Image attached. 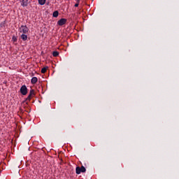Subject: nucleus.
<instances>
[{
  "label": "nucleus",
  "mask_w": 179,
  "mask_h": 179,
  "mask_svg": "<svg viewBox=\"0 0 179 179\" xmlns=\"http://www.w3.org/2000/svg\"><path fill=\"white\" fill-rule=\"evenodd\" d=\"M31 97H33V96L29 94V96H27V98L24 101H23L22 103H26V101H30V100H31Z\"/></svg>",
  "instance_id": "6e6552de"
},
{
  "label": "nucleus",
  "mask_w": 179,
  "mask_h": 179,
  "mask_svg": "<svg viewBox=\"0 0 179 179\" xmlns=\"http://www.w3.org/2000/svg\"><path fill=\"white\" fill-rule=\"evenodd\" d=\"M78 6H79V3H76L75 4V7H76V8H78Z\"/></svg>",
  "instance_id": "2eb2a0df"
},
{
  "label": "nucleus",
  "mask_w": 179,
  "mask_h": 179,
  "mask_svg": "<svg viewBox=\"0 0 179 179\" xmlns=\"http://www.w3.org/2000/svg\"><path fill=\"white\" fill-rule=\"evenodd\" d=\"M76 174H80V173H86V168L82 166L81 167L77 166L76 168Z\"/></svg>",
  "instance_id": "f257e3e1"
},
{
  "label": "nucleus",
  "mask_w": 179,
  "mask_h": 179,
  "mask_svg": "<svg viewBox=\"0 0 179 179\" xmlns=\"http://www.w3.org/2000/svg\"><path fill=\"white\" fill-rule=\"evenodd\" d=\"M38 3L39 5H45V0H38Z\"/></svg>",
  "instance_id": "9b49d317"
},
{
  "label": "nucleus",
  "mask_w": 179,
  "mask_h": 179,
  "mask_svg": "<svg viewBox=\"0 0 179 179\" xmlns=\"http://www.w3.org/2000/svg\"><path fill=\"white\" fill-rule=\"evenodd\" d=\"M80 0H77V3H79Z\"/></svg>",
  "instance_id": "dca6fc26"
},
{
  "label": "nucleus",
  "mask_w": 179,
  "mask_h": 179,
  "mask_svg": "<svg viewBox=\"0 0 179 179\" xmlns=\"http://www.w3.org/2000/svg\"><path fill=\"white\" fill-rule=\"evenodd\" d=\"M20 33H23V34H26L29 31V28L26 25H22L19 28Z\"/></svg>",
  "instance_id": "f03ea898"
},
{
  "label": "nucleus",
  "mask_w": 179,
  "mask_h": 179,
  "mask_svg": "<svg viewBox=\"0 0 179 179\" xmlns=\"http://www.w3.org/2000/svg\"><path fill=\"white\" fill-rule=\"evenodd\" d=\"M37 80H38L37 77H34L31 80V83H32V85H36V83H37Z\"/></svg>",
  "instance_id": "423d86ee"
},
{
  "label": "nucleus",
  "mask_w": 179,
  "mask_h": 179,
  "mask_svg": "<svg viewBox=\"0 0 179 179\" xmlns=\"http://www.w3.org/2000/svg\"><path fill=\"white\" fill-rule=\"evenodd\" d=\"M52 55H53V57H58V55H59V52H58L57 51H54L52 52Z\"/></svg>",
  "instance_id": "ddd939ff"
},
{
  "label": "nucleus",
  "mask_w": 179,
  "mask_h": 179,
  "mask_svg": "<svg viewBox=\"0 0 179 179\" xmlns=\"http://www.w3.org/2000/svg\"><path fill=\"white\" fill-rule=\"evenodd\" d=\"M13 41H17V38H16L15 36H13Z\"/></svg>",
  "instance_id": "4468645a"
},
{
  "label": "nucleus",
  "mask_w": 179,
  "mask_h": 179,
  "mask_svg": "<svg viewBox=\"0 0 179 179\" xmlns=\"http://www.w3.org/2000/svg\"><path fill=\"white\" fill-rule=\"evenodd\" d=\"M26 104H27V105L29 104V102H26Z\"/></svg>",
  "instance_id": "f3484780"
},
{
  "label": "nucleus",
  "mask_w": 179,
  "mask_h": 179,
  "mask_svg": "<svg viewBox=\"0 0 179 179\" xmlns=\"http://www.w3.org/2000/svg\"><path fill=\"white\" fill-rule=\"evenodd\" d=\"M20 90L22 96H26V94H27V87H26V85H22Z\"/></svg>",
  "instance_id": "7ed1b4c3"
},
{
  "label": "nucleus",
  "mask_w": 179,
  "mask_h": 179,
  "mask_svg": "<svg viewBox=\"0 0 179 179\" xmlns=\"http://www.w3.org/2000/svg\"><path fill=\"white\" fill-rule=\"evenodd\" d=\"M47 69H48V66L42 68L41 73H45V72H47Z\"/></svg>",
  "instance_id": "9d476101"
},
{
  "label": "nucleus",
  "mask_w": 179,
  "mask_h": 179,
  "mask_svg": "<svg viewBox=\"0 0 179 179\" xmlns=\"http://www.w3.org/2000/svg\"><path fill=\"white\" fill-rule=\"evenodd\" d=\"M29 95H30V96H32V97H33L34 96H36V94L34 93V90H30Z\"/></svg>",
  "instance_id": "f8f14e48"
},
{
  "label": "nucleus",
  "mask_w": 179,
  "mask_h": 179,
  "mask_svg": "<svg viewBox=\"0 0 179 179\" xmlns=\"http://www.w3.org/2000/svg\"><path fill=\"white\" fill-rule=\"evenodd\" d=\"M67 22V20L65 18H61L58 22L57 24L59 26H64V24H66Z\"/></svg>",
  "instance_id": "20e7f679"
},
{
  "label": "nucleus",
  "mask_w": 179,
  "mask_h": 179,
  "mask_svg": "<svg viewBox=\"0 0 179 179\" xmlns=\"http://www.w3.org/2000/svg\"><path fill=\"white\" fill-rule=\"evenodd\" d=\"M59 15V13L58 12V10H56V11L53 12L52 16H53V17H58Z\"/></svg>",
  "instance_id": "1a4fd4ad"
},
{
  "label": "nucleus",
  "mask_w": 179,
  "mask_h": 179,
  "mask_svg": "<svg viewBox=\"0 0 179 179\" xmlns=\"http://www.w3.org/2000/svg\"><path fill=\"white\" fill-rule=\"evenodd\" d=\"M20 37L23 41H26V40H27V35L26 34H22Z\"/></svg>",
  "instance_id": "0eeeda50"
},
{
  "label": "nucleus",
  "mask_w": 179,
  "mask_h": 179,
  "mask_svg": "<svg viewBox=\"0 0 179 179\" xmlns=\"http://www.w3.org/2000/svg\"><path fill=\"white\" fill-rule=\"evenodd\" d=\"M22 6H27L29 5V0H20Z\"/></svg>",
  "instance_id": "39448f33"
}]
</instances>
